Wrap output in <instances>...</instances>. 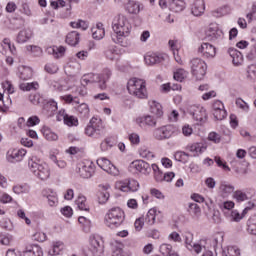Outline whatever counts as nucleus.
Listing matches in <instances>:
<instances>
[{
  "label": "nucleus",
  "instance_id": "nucleus-1",
  "mask_svg": "<svg viewBox=\"0 0 256 256\" xmlns=\"http://www.w3.org/2000/svg\"><path fill=\"white\" fill-rule=\"evenodd\" d=\"M112 29L115 33L112 35L113 43L121 45V47H127L129 45L127 43V37H129L132 29L129 18L125 15L115 16L112 21Z\"/></svg>",
  "mask_w": 256,
  "mask_h": 256
},
{
  "label": "nucleus",
  "instance_id": "nucleus-2",
  "mask_svg": "<svg viewBox=\"0 0 256 256\" xmlns=\"http://www.w3.org/2000/svg\"><path fill=\"white\" fill-rule=\"evenodd\" d=\"M28 169L40 181H47L51 177V168L49 164L41 161L39 158L32 156L28 160Z\"/></svg>",
  "mask_w": 256,
  "mask_h": 256
},
{
  "label": "nucleus",
  "instance_id": "nucleus-3",
  "mask_svg": "<svg viewBox=\"0 0 256 256\" xmlns=\"http://www.w3.org/2000/svg\"><path fill=\"white\" fill-rule=\"evenodd\" d=\"M127 91L136 99H147L149 92L147 91V81L141 78H131L127 82Z\"/></svg>",
  "mask_w": 256,
  "mask_h": 256
},
{
  "label": "nucleus",
  "instance_id": "nucleus-4",
  "mask_svg": "<svg viewBox=\"0 0 256 256\" xmlns=\"http://www.w3.org/2000/svg\"><path fill=\"white\" fill-rule=\"evenodd\" d=\"M125 221V212L120 207L110 208L104 215V224L109 229H118Z\"/></svg>",
  "mask_w": 256,
  "mask_h": 256
},
{
  "label": "nucleus",
  "instance_id": "nucleus-5",
  "mask_svg": "<svg viewBox=\"0 0 256 256\" xmlns=\"http://www.w3.org/2000/svg\"><path fill=\"white\" fill-rule=\"evenodd\" d=\"M89 249L84 251L85 256H101L105 252L103 238L99 235L92 234L89 237Z\"/></svg>",
  "mask_w": 256,
  "mask_h": 256
},
{
  "label": "nucleus",
  "instance_id": "nucleus-6",
  "mask_svg": "<svg viewBox=\"0 0 256 256\" xmlns=\"http://www.w3.org/2000/svg\"><path fill=\"white\" fill-rule=\"evenodd\" d=\"M190 69L196 81H201L207 73V63L201 58H194L190 61Z\"/></svg>",
  "mask_w": 256,
  "mask_h": 256
},
{
  "label": "nucleus",
  "instance_id": "nucleus-7",
  "mask_svg": "<svg viewBox=\"0 0 256 256\" xmlns=\"http://www.w3.org/2000/svg\"><path fill=\"white\" fill-rule=\"evenodd\" d=\"M103 120L97 117H92L85 128V135L87 137H94L97 138L103 131Z\"/></svg>",
  "mask_w": 256,
  "mask_h": 256
},
{
  "label": "nucleus",
  "instance_id": "nucleus-8",
  "mask_svg": "<svg viewBox=\"0 0 256 256\" xmlns=\"http://www.w3.org/2000/svg\"><path fill=\"white\" fill-rule=\"evenodd\" d=\"M111 75V70L104 69L101 74L88 73V78L90 80V83H98L99 88L105 90L107 89V81L111 79Z\"/></svg>",
  "mask_w": 256,
  "mask_h": 256
},
{
  "label": "nucleus",
  "instance_id": "nucleus-9",
  "mask_svg": "<svg viewBox=\"0 0 256 256\" xmlns=\"http://www.w3.org/2000/svg\"><path fill=\"white\" fill-rule=\"evenodd\" d=\"M128 171L133 173V175H137L138 173H142V175H150L151 165L143 160H134L130 163Z\"/></svg>",
  "mask_w": 256,
  "mask_h": 256
},
{
  "label": "nucleus",
  "instance_id": "nucleus-10",
  "mask_svg": "<svg viewBox=\"0 0 256 256\" xmlns=\"http://www.w3.org/2000/svg\"><path fill=\"white\" fill-rule=\"evenodd\" d=\"M175 131H177V128L173 125L162 126L154 129L153 137L157 141H165V139H171Z\"/></svg>",
  "mask_w": 256,
  "mask_h": 256
},
{
  "label": "nucleus",
  "instance_id": "nucleus-11",
  "mask_svg": "<svg viewBox=\"0 0 256 256\" xmlns=\"http://www.w3.org/2000/svg\"><path fill=\"white\" fill-rule=\"evenodd\" d=\"M188 113L197 123H205L207 121V109L201 105L189 106Z\"/></svg>",
  "mask_w": 256,
  "mask_h": 256
},
{
  "label": "nucleus",
  "instance_id": "nucleus-12",
  "mask_svg": "<svg viewBox=\"0 0 256 256\" xmlns=\"http://www.w3.org/2000/svg\"><path fill=\"white\" fill-rule=\"evenodd\" d=\"M76 173L82 177V179H89L93 177L95 173V165L92 162H80L76 167Z\"/></svg>",
  "mask_w": 256,
  "mask_h": 256
},
{
  "label": "nucleus",
  "instance_id": "nucleus-13",
  "mask_svg": "<svg viewBox=\"0 0 256 256\" xmlns=\"http://www.w3.org/2000/svg\"><path fill=\"white\" fill-rule=\"evenodd\" d=\"M27 155V150L11 148L6 154V159L9 163H19Z\"/></svg>",
  "mask_w": 256,
  "mask_h": 256
},
{
  "label": "nucleus",
  "instance_id": "nucleus-14",
  "mask_svg": "<svg viewBox=\"0 0 256 256\" xmlns=\"http://www.w3.org/2000/svg\"><path fill=\"white\" fill-rule=\"evenodd\" d=\"M157 117L153 115H144L136 118V125L141 129H147V127H157Z\"/></svg>",
  "mask_w": 256,
  "mask_h": 256
},
{
  "label": "nucleus",
  "instance_id": "nucleus-15",
  "mask_svg": "<svg viewBox=\"0 0 256 256\" xmlns=\"http://www.w3.org/2000/svg\"><path fill=\"white\" fill-rule=\"evenodd\" d=\"M206 37L210 41H219L223 39V30L219 28V24L212 23L206 30Z\"/></svg>",
  "mask_w": 256,
  "mask_h": 256
},
{
  "label": "nucleus",
  "instance_id": "nucleus-16",
  "mask_svg": "<svg viewBox=\"0 0 256 256\" xmlns=\"http://www.w3.org/2000/svg\"><path fill=\"white\" fill-rule=\"evenodd\" d=\"M97 165L98 167H100V169H103V171L109 173V175H113L114 177H117V175H119V169H117V167H115V165H113L111 161H109V159L107 158L98 159Z\"/></svg>",
  "mask_w": 256,
  "mask_h": 256
},
{
  "label": "nucleus",
  "instance_id": "nucleus-17",
  "mask_svg": "<svg viewBox=\"0 0 256 256\" xmlns=\"http://www.w3.org/2000/svg\"><path fill=\"white\" fill-rule=\"evenodd\" d=\"M198 53L204 59H213L217 55V49L212 44L205 42L198 47Z\"/></svg>",
  "mask_w": 256,
  "mask_h": 256
},
{
  "label": "nucleus",
  "instance_id": "nucleus-18",
  "mask_svg": "<svg viewBox=\"0 0 256 256\" xmlns=\"http://www.w3.org/2000/svg\"><path fill=\"white\" fill-rule=\"evenodd\" d=\"M213 115L217 121H223L227 117V110H225V105L220 100H215L212 104Z\"/></svg>",
  "mask_w": 256,
  "mask_h": 256
},
{
  "label": "nucleus",
  "instance_id": "nucleus-19",
  "mask_svg": "<svg viewBox=\"0 0 256 256\" xmlns=\"http://www.w3.org/2000/svg\"><path fill=\"white\" fill-rule=\"evenodd\" d=\"M167 59V55L159 52H149L144 56L146 65H157L163 63Z\"/></svg>",
  "mask_w": 256,
  "mask_h": 256
},
{
  "label": "nucleus",
  "instance_id": "nucleus-20",
  "mask_svg": "<svg viewBox=\"0 0 256 256\" xmlns=\"http://www.w3.org/2000/svg\"><path fill=\"white\" fill-rule=\"evenodd\" d=\"M124 9L129 15H139L145 9V6L135 0H128L124 5Z\"/></svg>",
  "mask_w": 256,
  "mask_h": 256
},
{
  "label": "nucleus",
  "instance_id": "nucleus-21",
  "mask_svg": "<svg viewBox=\"0 0 256 256\" xmlns=\"http://www.w3.org/2000/svg\"><path fill=\"white\" fill-rule=\"evenodd\" d=\"M99 194H98V203L100 205H105L107 201H109V198L111 197L110 191H111V185L109 184H100L98 186Z\"/></svg>",
  "mask_w": 256,
  "mask_h": 256
},
{
  "label": "nucleus",
  "instance_id": "nucleus-22",
  "mask_svg": "<svg viewBox=\"0 0 256 256\" xmlns=\"http://www.w3.org/2000/svg\"><path fill=\"white\" fill-rule=\"evenodd\" d=\"M187 151L192 153L193 157H199V155H203L207 151V144L203 142H195L187 146Z\"/></svg>",
  "mask_w": 256,
  "mask_h": 256
},
{
  "label": "nucleus",
  "instance_id": "nucleus-23",
  "mask_svg": "<svg viewBox=\"0 0 256 256\" xmlns=\"http://www.w3.org/2000/svg\"><path fill=\"white\" fill-rule=\"evenodd\" d=\"M42 197L47 199V203L50 207H56L57 203H59V198H57V192L53 191V189H44L42 191Z\"/></svg>",
  "mask_w": 256,
  "mask_h": 256
},
{
  "label": "nucleus",
  "instance_id": "nucleus-24",
  "mask_svg": "<svg viewBox=\"0 0 256 256\" xmlns=\"http://www.w3.org/2000/svg\"><path fill=\"white\" fill-rule=\"evenodd\" d=\"M104 55L108 61H119L121 59V49L115 45L109 46Z\"/></svg>",
  "mask_w": 256,
  "mask_h": 256
},
{
  "label": "nucleus",
  "instance_id": "nucleus-25",
  "mask_svg": "<svg viewBox=\"0 0 256 256\" xmlns=\"http://www.w3.org/2000/svg\"><path fill=\"white\" fill-rule=\"evenodd\" d=\"M92 39L95 41H101L105 37V27L103 23L98 22L94 27L91 28Z\"/></svg>",
  "mask_w": 256,
  "mask_h": 256
},
{
  "label": "nucleus",
  "instance_id": "nucleus-26",
  "mask_svg": "<svg viewBox=\"0 0 256 256\" xmlns=\"http://www.w3.org/2000/svg\"><path fill=\"white\" fill-rule=\"evenodd\" d=\"M191 13L194 17H201L205 13V1L195 0L191 7Z\"/></svg>",
  "mask_w": 256,
  "mask_h": 256
},
{
  "label": "nucleus",
  "instance_id": "nucleus-27",
  "mask_svg": "<svg viewBox=\"0 0 256 256\" xmlns=\"http://www.w3.org/2000/svg\"><path fill=\"white\" fill-rule=\"evenodd\" d=\"M33 37V31L29 28H24L19 31L16 41L20 44L27 43Z\"/></svg>",
  "mask_w": 256,
  "mask_h": 256
},
{
  "label": "nucleus",
  "instance_id": "nucleus-28",
  "mask_svg": "<svg viewBox=\"0 0 256 256\" xmlns=\"http://www.w3.org/2000/svg\"><path fill=\"white\" fill-rule=\"evenodd\" d=\"M59 154L58 149H52L49 153V159L52 163H55L59 169H65L67 167V162L65 160H58L57 155Z\"/></svg>",
  "mask_w": 256,
  "mask_h": 256
},
{
  "label": "nucleus",
  "instance_id": "nucleus-29",
  "mask_svg": "<svg viewBox=\"0 0 256 256\" xmlns=\"http://www.w3.org/2000/svg\"><path fill=\"white\" fill-rule=\"evenodd\" d=\"M228 53H229L230 57L232 58L233 65H235L236 67H239V65H241V63H243V54H241V52L239 50L230 48L228 50Z\"/></svg>",
  "mask_w": 256,
  "mask_h": 256
},
{
  "label": "nucleus",
  "instance_id": "nucleus-30",
  "mask_svg": "<svg viewBox=\"0 0 256 256\" xmlns=\"http://www.w3.org/2000/svg\"><path fill=\"white\" fill-rule=\"evenodd\" d=\"M18 75L23 81H29L33 77V69L29 66H19Z\"/></svg>",
  "mask_w": 256,
  "mask_h": 256
},
{
  "label": "nucleus",
  "instance_id": "nucleus-31",
  "mask_svg": "<svg viewBox=\"0 0 256 256\" xmlns=\"http://www.w3.org/2000/svg\"><path fill=\"white\" fill-rule=\"evenodd\" d=\"M149 106H150V113H152V115H155L156 118L159 119V117H163V106H161V104L155 100H151L149 102Z\"/></svg>",
  "mask_w": 256,
  "mask_h": 256
},
{
  "label": "nucleus",
  "instance_id": "nucleus-32",
  "mask_svg": "<svg viewBox=\"0 0 256 256\" xmlns=\"http://www.w3.org/2000/svg\"><path fill=\"white\" fill-rule=\"evenodd\" d=\"M187 211L192 219L196 221L201 217V207L197 203H189Z\"/></svg>",
  "mask_w": 256,
  "mask_h": 256
},
{
  "label": "nucleus",
  "instance_id": "nucleus-33",
  "mask_svg": "<svg viewBox=\"0 0 256 256\" xmlns=\"http://www.w3.org/2000/svg\"><path fill=\"white\" fill-rule=\"evenodd\" d=\"M67 49L64 46H52L48 48V53L53 55L54 59H61V57H65V52Z\"/></svg>",
  "mask_w": 256,
  "mask_h": 256
},
{
  "label": "nucleus",
  "instance_id": "nucleus-34",
  "mask_svg": "<svg viewBox=\"0 0 256 256\" xmlns=\"http://www.w3.org/2000/svg\"><path fill=\"white\" fill-rule=\"evenodd\" d=\"M159 251L164 256H179L175 250H173V245L169 243H163L159 247Z\"/></svg>",
  "mask_w": 256,
  "mask_h": 256
},
{
  "label": "nucleus",
  "instance_id": "nucleus-35",
  "mask_svg": "<svg viewBox=\"0 0 256 256\" xmlns=\"http://www.w3.org/2000/svg\"><path fill=\"white\" fill-rule=\"evenodd\" d=\"M42 134L46 141H58L59 139V135L53 132V130H51V128H49L48 126H44L42 128Z\"/></svg>",
  "mask_w": 256,
  "mask_h": 256
},
{
  "label": "nucleus",
  "instance_id": "nucleus-36",
  "mask_svg": "<svg viewBox=\"0 0 256 256\" xmlns=\"http://www.w3.org/2000/svg\"><path fill=\"white\" fill-rule=\"evenodd\" d=\"M80 39H81V37H80L79 32L72 31V32L67 34L66 43L68 45H71L72 47H75V45L79 44Z\"/></svg>",
  "mask_w": 256,
  "mask_h": 256
},
{
  "label": "nucleus",
  "instance_id": "nucleus-37",
  "mask_svg": "<svg viewBox=\"0 0 256 256\" xmlns=\"http://www.w3.org/2000/svg\"><path fill=\"white\" fill-rule=\"evenodd\" d=\"M12 191L15 195H25L30 193L31 186L29 184H16L12 187Z\"/></svg>",
  "mask_w": 256,
  "mask_h": 256
},
{
  "label": "nucleus",
  "instance_id": "nucleus-38",
  "mask_svg": "<svg viewBox=\"0 0 256 256\" xmlns=\"http://www.w3.org/2000/svg\"><path fill=\"white\" fill-rule=\"evenodd\" d=\"M23 256H43V249L39 246H29L22 254Z\"/></svg>",
  "mask_w": 256,
  "mask_h": 256
},
{
  "label": "nucleus",
  "instance_id": "nucleus-39",
  "mask_svg": "<svg viewBox=\"0 0 256 256\" xmlns=\"http://www.w3.org/2000/svg\"><path fill=\"white\" fill-rule=\"evenodd\" d=\"M75 205H77L80 211H90L89 204L87 203V198L83 195H78L75 200Z\"/></svg>",
  "mask_w": 256,
  "mask_h": 256
},
{
  "label": "nucleus",
  "instance_id": "nucleus-40",
  "mask_svg": "<svg viewBox=\"0 0 256 256\" xmlns=\"http://www.w3.org/2000/svg\"><path fill=\"white\" fill-rule=\"evenodd\" d=\"M219 191L223 197H229V195L235 191V187L227 182H222L220 184Z\"/></svg>",
  "mask_w": 256,
  "mask_h": 256
},
{
  "label": "nucleus",
  "instance_id": "nucleus-41",
  "mask_svg": "<svg viewBox=\"0 0 256 256\" xmlns=\"http://www.w3.org/2000/svg\"><path fill=\"white\" fill-rule=\"evenodd\" d=\"M112 256H125L123 255V243L114 240L111 242Z\"/></svg>",
  "mask_w": 256,
  "mask_h": 256
},
{
  "label": "nucleus",
  "instance_id": "nucleus-42",
  "mask_svg": "<svg viewBox=\"0 0 256 256\" xmlns=\"http://www.w3.org/2000/svg\"><path fill=\"white\" fill-rule=\"evenodd\" d=\"M78 222L80 223L84 233H90L91 227L93 226V223L91 222V219H89L85 216H80L78 218Z\"/></svg>",
  "mask_w": 256,
  "mask_h": 256
},
{
  "label": "nucleus",
  "instance_id": "nucleus-43",
  "mask_svg": "<svg viewBox=\"0 0 256 256\" xmlns=\"http://www.w3.org/2000/svg\"><path fill=\"white\" fill-rule=\"evenodd\" d=\"M66 71L70 73V75H79V73H81V64L77 61L70 62L66 67Z\"/></svg>",
  "mask_w": 256,
  "mask_h": 256
},
{
  "label": "nucleus",
  "instance_id": "nucleus-44",
  "mask_svg": "<svg viewBox=\"0 0 256 256\" xmlns=\"http://www.w3.org/2000/svg\"><path fill=\"white\" fill-rule=\"evenodd\" d=\"M223 256H241V249L237 246H228L222 251Z\"/></svg>",
  "mask_w": 256,
  "mask_h": 256
},
{
  "label": "nucleus",
  "instance_id": "nucleus-45",
  "mask_svg": "<svg viewBox=\"0 0 256 256\" xmlns=\"http://www.w3.org/2000/svg\"><path fill=\"white\" fill-rule=\"evenodd\" d=\"M1 47L3 49V53H8V51L11 52L12 55H15L16 53L15 45H11V40L9 38L3 39Z\"/></svg>",
  "mask_w": 256,
  "mask_h": 256
},
{
  "label": "nucleus",
  "instance_id": "nucleus-46",
  "mask_svg": "<svg viewBox=\"0 0 256 256\" xmlns=\"http://www.w3.org/2000/svg\"><path fill=\"white\" fill-rule=\"evenodd\" d=\"M64 247L65 245L63 244V242H54L51 249L48 251V254L51 256L60 255Z\"/></svg>",
  "mask_w": 256,
  "mask_h": 256
},
{
  "label": "nucleus",
  "instance_id": "nucleus-47",
  "mask_svg": "<svg viewBox=\"0 0 256 256\" xmlns=\"http://www.w3.org/2000/svg\"><path fill=\"white\" fill-rule=\"evenodd\" d=\"M170 9L171 11H174V13H180V11H183V9H185V1L172 0V2L170 3Z\"/></svg>",
  "mask_w": 256,
  "mask_h": 256
},
{
  "label": "nucleus",
  "instance_id": "nucleus-48",
  "mask_svg": "<svg viewBox=\"0 0 256 256\" xmlns=\"http://www.w3.org/2000/svg\"><path fill=\"white\" fill-rule=\"evenodd\" d=\"M246 214L239 213L238 210H231L227 215V219H229L230 221H234L235 223H239V221H241V219H243V217H245Z\"/></svg>",
  "mask_w": 256,
  "mask_h": 256
},
{
  "label": "nucleus",
  "instance_id": "nucleus-49",
  "mask_svg": "<svg viewBox=\"0 0 256 256\" xmlns=\"http://www.w3.org/2000/svg\"><path fill=\"white\" fill-rule=\"evenodd\" d=\"M78 114L83 119H89V113L91 110L89 109V105L87 103H82L77 107Z\"/></svg>",
  "mask_w": 256,
  "mask_h": 256
},
{
  "label": "nucleus",
  "instance_id": "nucleus-50",
  "mask_svg": "<svg viewBox=\"0 0 256 256\" xmlns=\"http://www.w3.org/2000/svg\"><path fill=\"white\" fill-rule=\"evenodd\" d=\"M191 155H189L187 152L183 151H177L174 154L175 161H179V163H189Z\"/></svg>",
  "mask_w": 256,
  "mask_h": 256
},
{
  "label": "nucleus",
  "instance_id": "nucleus-51",
  "mask_svg": "<svg viewBox=\"0 0 256 256\" xmlns=\"http://www.w3.org/2000/svg\"><path fill=\"white\" fill-rule=\"evenodd\" d=\"M151 169L154 173V179L157 183H162L163 179H164V175L163 172L161 171V169L159 168V166L157 164H152L151 165Z\"/></svg>",
  "mask_w": 256,
  "mask_h": 256
},
{
  "label": "nucleus",
  "instance_id": "nucleus-52",
  "mask_svg": "<svg viewBox=\"0 0 256 256\" xmlns=\"http://www.w3.org/2000/svg\"><path fill=\"white\" fill-rule=\"evenodd\" d=\"M157 219V208H151L146 214L145 221L148 225H155Z\"/></svg>",
  "mask_w": 256,
  "mask_h": 256
},
{
  "label": "nucleus",
  "instance_id": "nucleus-53",
  "mask_svg": "<svg viewBox=\"0 0 256 256\" xmlns=\"http://www.w3.org/2000/svg\"><path fill=\"white\" fill-rule=\"evenodd\" d=\"M220 209L223 211L224 215L231 213V209L235 207V202L233 201H224L219 204Z\"/></svg>",
  "mask_w": 256,
  "mask_h": 256
},
{
  "label": "nucleus",
  "instance_id": "nucleus-54",
  "mask_svg": "<svg viewBox=\"0 0 256 256\" xmlns=\"http://www.w3.org/2000/svg\"><path fill=\"white\" fill-rule=\"evenodd\" d=\"M139 155L142 157V159H147L148 161H151V159L155 157V154H153V152H151L147 146L140 147Z\"/></svg>",
  "mask_w": 256,
  "mask_h": 256
},
{
  "label": "nucleus",
  "instance_id": "nucleus-55",
  "mask_svg": "<svg viewBox=\"0 0 256 256\" xmlns=\"http://www.w3.org/2000/svg\"><path fill=\"white\" fill-rule=\"evenodd\" d=\"M64 125H67V127H78L79 118H77L76 116L67 114V116L64 118Z\"/></svg>",
  "mask_w": 256,
  "mask_h": 256
},
{
  "label": "nucleus",
  "instance_id": "nucleus-56",
  "mask_svg": "<svg viewBox=\"0 0 256 256\" xmlns=\"http://www.w3.org/2000/svg\"><path fill=\"white\" fill-rule=\"evenodd\" d=\"M72 29H82V31H87L89 29V22L84 20H78L70 22Z\"/></svg>",
  "mask_w": 256,
  "mask_h": 256
},
{
  "label": "nucleus",
  "instance_id": "nucleus-57",
  "mask_svg": "<svg viewBox=\"0 0 256 256\" xmlns=\"http://www.w3.org/2000/svg\"><path fill=\"white\" fill-rule=\"evenodd\" d=\"M247 227V231L250 235H256V215H253L248 219Z\"/></svg>",
  "mask_w": 256,
  "mask_h": 256
},
{
  "label": "nucleus",
  "instance_id": "nucleus-58",
  "mask_svg": "<svg viewBox=\"0 0 256 256\" xmlns=\"http://www.w3.org/2000/svg\"><path fill=\"white\" fill-rule=\"evenodd\" d=\"M26 51H28V53H31V55H33L34 57H41V55H43V49L35 45H27Z\"/></svg>",
  "mask_w": 256,
  "mask_h": 256
},
{
  "label": "nucleus",
  "instance_id": "nucleus-59",
  "mask_svg": "<svg viewBox=\"0 0 256 256\" xmlns=\"http://www.w3.org/2000/svg\"><path fill=\"white\" fill-rule=\"evenodd\" d=\"M187 75H189L187 70H185L183 68H179L174 72V79H175V81H179L181 83V81H183V79H186Z\"/></svg>",
  "mask_w": 256,
  "mask_h": 256
},
{
  "label": "nucleus",
  "instance_id": "nucleus-60",
  "mask_svg": "<svg viewBox=\"0 0 256 256\" xmlns=\"http://www.w3.org/2000/svg\"><path fill=\"white\" fill-rule=\"evenodd\" d=\"M126 183L128 185V193H135V191H139V182L135 179H126Z\"/></svg>",
  "mask_w": 256,
  "mask_h": 256
},
{
  "label": "nucleus",
  "instance_id": "nucleus-61",
  "mask_svg": "<svg viewBox=\"0 0 256 256\" xmlns=\"http://www.w3.org/2000/svg\"><path fill=\"white\" fill-rule=\"evenodd\" d=\"M203 243H205V242L200 241L199 243H193L187 249L189 251H194V253H196V255H199V253H201V251H203V249H205V245Z\"/></svg>",
  "mask_w": 256,
  "mask_h": 256
},
{
  "label": "nucleus",
  "instance_id": "nucleus-62",
  "mask_svg": "<svg viewBox=\"0 0 256 256\" xmlns=\"http://www.w3.org/2000/svg\"><path fill=\"white\" fill-rule=\"evenodd\" d=\"M167 239L171 243H183V238L181 237V234H179L177 231L171 232L168 235Z\"/></svg>",
  "mask_w": 256,
  "mask_h": 256
},
{
  "label": "nucleus",
  "instance_id": "nucleus-63",
  "mask_svg": "<svg viewBox=\"0 0 256 256\" xmlns=\"http://www.w3.org/2000/svg\"><path fill=\"white\" fill-rule=\"evenodd\" d=\"M236 107L238 109H241L244 113H249V104L245 102L242 98H237L236 99Z\"/></svg>",
  "mask_w": 256,
  "mask_h": 256
},
{
  "label": "nucleus",
  "instance_id": "nucleus-64",
  "mask_svg": "<svg viewBox=\"0 0 256 256\" xmlns=\"http://www.w3.org/2000/svg\"><path fill=\"white\" fill-rule=\"evenodd\" d=\"M20 89L22 91H31L33 89H39V83L37 82L22 83L20 84Z\"/></svg>",
  "mask_w": 256,
  "mask_h": 256
}]
</instances>
